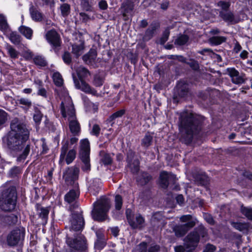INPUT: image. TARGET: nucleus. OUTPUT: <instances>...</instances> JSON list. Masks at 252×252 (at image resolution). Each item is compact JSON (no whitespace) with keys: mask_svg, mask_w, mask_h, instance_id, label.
I'll return each mask as SVG.
<instances>
[{"mask_svg":"<svg viewBox=\"0 0 252 252\" xmlns=\"http://www.w3.org/2000/svg\"><path fill=\"white\" fill-rule=\"evenodd\" d=\"M11 130L7 136V145L15 156L17 161H24L29 155L31 144L28 142L30 132L26 125L15 118L11 122Z\"/></svg>","mask_w":252,"mask_h":252,"instance_id":"f257e3e1","label":"nucleus"},{"mask_svg":"<svg viewBox=\"0 0 252 252\" xmlns=\"http://www.w3.org/2000/svg\"><path fill=\"white\" fill-rule=\"evenodd\" d=\"M61 105L62 116L68 122L70 132L74 135H78L81 130L80 125L78 121L75 110L70 95H63Z\"/></svg>","mask_w":252,"mask_h":252,"instance_id":"f03ea898","label":"nucleus"},{"mask_svg":"<svg viewBox=\"0 0 252 252\" xmlns=\"http://www.w3.org/2000/svg\"><path fill=\"white\" fill-rule=\"evenodd\" d=\"M181 125L182 126L185 141L186 143H190L192 139L193 135L200 129L198 121L191 113L183 112L180 116Z\"/></svg>","mask_w":252,"mask_h":252,"instance_id":"7ed1b4c3","label":"nucleus"},{"mask_svg":"<svg viewBox=\"0 0 252 252\" xmlns=\"http://www.w3.org/2000/svg\"><path fill=\"white\" fill-rule=\"evenodd\" d=\"M110 206V201L108 198L102 197L97 200L94 203V209L92 212L93 219L98 221L108 220Z\"/></svg>","mask_w":252,"mask_h":252,"instance_id":"20e7f679","label":"nucleus"},{"mask_svg":"<svg viewBox=\"0 0 252 252\" xmlns=\"http://www.w3.org/2000/svg\"><path fill=\"white\" fill-rule=\"evenodd\" d=\"M17 192L15 187L3 190L0 198V208L5 212H11L15 208L17 202Z\"/></svg>","mask_w":252,"mask_h":252,"instance_id":"39448f33","label":"nucleus"},{"mask_svg":"<svg viewBox=\"0 0 252 252\" xmlns=\"http://www.w3.org/2000/svg\"><path fill=\"white\" fill-rule=\"evenodd\" d=\"M76 72L80 80V83L77 79L73 77L74 83L76 88L82 90L85 93L94 94V90L83 81V79L89 75V71L86 68L80 66L77 69Z\"/></svg>","mask_w":252,"mask_h":252,"instance_id":"423d86ee","label":"nucleus"},{"mask_svg":"<svg viewBox=\"0 0 252 252\" xmlns=\"http://www.w3.org/2000/svg\"><path fill=\"white\" fill-rule=\"evenodd\" d=\"M25 229L23 227L13 230L7 237V242L9 246H14L22 243L25 237Z\"/></svg>","mask_w":252,"mask_h":252,"instance_id":"0eeeda50","label":"nucleus"},{"mask_svg":"<svg viewBox=\"0 0 252 252\" xmlns=\"http://www.w3.org/2000/svg\"><path fill=\"white\" fill-rule=\"evenodd\" d=\"M45 38L48 42L51 45L52 48L56 53H57L62 44V40L60 34L56 30H51L46 32Z\"/></svg>","mask_w":252,"mask_h":252,"instance_id":"6e6552de","label":"nucleus"},{"mask_svg":"<svg viewBox=\"0 0 252 252\" xmlns=\"http://www.w3.org/2000/svg\"><path fill=\"white\" fill-rule=\"evenodd\" d=\"M70 229L75 231H81L84 226V219L80 212H73L70 220Z\"/></svg>","mask_w":252,"mask_h":252,"instance_id":"1a4fd4ad","label":"nucleus"},{"mask_svg":"<svg viewBox=\"0 0 252 252\" xmlns=\"http://www.w3.org/2000/svg\"><path fill=\"white\" fill-rule=\"evenodd\" d=\"M66 242L68 246L73 250L82 251L87 248V240L82 235L75 239L67 237Z\"/></svg>","mask_w":252,"mask_h":252,"instance_id":"9d476101","label":"nucleus"},{"mask_svg":"<svg viewBox=\"0 0 252 252\" xmlns=\"http://www.w3.org/2000/svg\"><path fill=\"white\" fill-rule=\"evenodd\" d=\"M79 169L76 167L68 168L63 174L65 181L67 184H74V187H78V183L75 181L78 179Z\"/></svg>","mask_w":252,"mask_h":252,"instance_id":"9b49d317","label":"nucleus"},{"mask_svg":"<svg viewBox=\"0 0 252 252\" xmlns=\"http://www.w3.org/2000/svg\"><path fill=\"white\" fill-rule=\"evenodd\" d=\"M199 241V234L194 230L190 233L185 238V246L188 251L194 249Z\"/></svg>","mask_w":252,"mask_h":252,"instance_id":"f8f14e48","label":"nucleus"},{"mask_svg":"<svg viewBox=\"0 0 252 252\" xmlns=\"http://www.w3.org/2000/svg\"><path fill=\"white\" fill-rule=\"evenodd\" d=\"M196 224V221L191 220L185 224L179 225L174 228L175 235L177 237H182L185 235L187 232Z\"/></svg>","mask_w":252,"mask_h":252,"instance_id":"ddd939ff","label":"nucleus"},{"mask_svg":"<svg viewBox=\"0 0 252 252\" xmlns=\"http://www.w3.org/2000/svg\"><path fill=\"white\" fill-rule=\"evenodd\" d=\"M76 135H73V136L70 138L69 141L67 140L63 145L61 148V152L60 157V163L64 161L65 155L67 151H68L69 147H71V146L73 145L77 142L78 138L76 137Z\"/></svg>","mask_w":252,"mask_h":252,"instance_id":"4468645a","label":"nucleus"},{"mask_svg":"<svg viewBox=\"0 0 252 252\" xmlns=\"http://www.w3.org/2000/svg\"><path fill=\"white\" fill-rule=\"evenodd\" d=\"M191 84L185 80L179 81L174 91L177 94H186L189 92Z\"/></svg>","mask_w":252,"mask_h":252,"instance_id":"2eb2a0df","label":"nucleus"},{"mask_svg":"<svg viewBox=\"0 0 252 252\" xmlns=\"http://www.w3.org/2000/svg\"><path fill=\"white\" fill-rule=\"evenodd\" d=\"M102 183L98 178H94L90 181L88 185V190L94 195H97L101 189Z\"/></svg>","mask_w":252,"mask_h":252,"instance_id":"dca6fc26","label":"nucleus"},{"mask_svg":"<svg viewBox=\"0 0 252 252\" xmlns=\"http://www.w3.org/2000/svg\"><path fill=\"white\" fill-rule=\"evenodd\" d=\"M176 178L175 175L163 171L161 172L159 176V183L163 188H167L169 185V180H174Z\"/></svg>","mask_w":252,"mask_h":252,"instance_id":"f3484780","label":"nucleus"},{"mask_svg":"<svg viewBox=\"0 0 252 252\" xmlns=\"http://www.w3.org/2000/svg\"><path fill=\"white\" fill-rule=\"evenodd\" d=\"M127 219L129 225L133 228H140L144 226V219L139 214L135 216V219H132L130 216L127 214Z\"/></svg>","mask_w":252,"mask_h":252,"instance_id":"a211bd4d","label":"nucleus"},{"mask_svg":"<svg viewBox=\"0 0 252 252\" xmlns=\"http://www.w3.org/2000/svg\"><path fill=\"white\" fill-rule=\"evenodd\" d=\"M227 70L233 83L239 84L244 82L243 76L240 75L239 72L234 68H228Z\"/></svg>","mask_w":252,"mask_h":252,"instance_id":"6ab92c4d","label":"nucleus"},{"mask_svg":"<svg viewBox=\"0 0 252 252\" xmlns=\"http://www.w3.org/2000/svg\"><path fill=\"white\" fill-rule=\"evenodd\" d=\"M79 156L81 157H90V142L87 139L81 140L80 142Z\"/></svg>","mask_w":252,"mask_h":252,"instance_id":"aec40b11","label":"nucleus"},{"mask_svg":"<svg viewBox=\"0 0 252 252\" xmlns=\"http://www.w3.org/2000/svg\"><path fill=\"white\" fill-rule=\"evenodd\" d=\"M52 78L55 84L57 86L60 87L61 89V92L58 93L62 94H68V91L65 88L62 87V85L63 84V79L61 74L59 72H55L53 74Z\"/></svg>","mask_w":252,"mask_h":252,"instance_id":"412c9836","label":"nucleus"},{"mask_svg":"<svg viewBox=\"0 0 252 252\" xmlns=\"http://www.w3.org/2000/svg\"><path fill=\"white\" fill-rule=\"evenodd\" d=\"M158 25L156 23H152L149 28L146 30L143 39L148 41L151 39L154 36L155 32L158 28Z\"/></svg>","mask_w":252,"mask_h":252,"instance_id":"4be33fe9","label":"nucleus"},{"mask_svg":"<svg viewBox=\"0 0 252 252\" xmlns=\"http://www.w3.org/2000/svg\"><path fill=\"white\" fill-rule=\"evenodd\" d=\"M75 189L70 190L64 197L65 200L69 203L73 202L79 195V191L77 187Z\"/></svg>","mask_w":252,"mask_h":252,"instance_id":"5701e85b","label":"nucleus"},{"mask_svg":"<svg viewBox=\"0 0 252 252\" xmlns=\"http://www.w3.org/2000/svg\"><path fill=\"white\" fill-rule=\"evenodd\" d=\"M96 56V52L95 50H91L88 54L83 56V60L86 63L91 64L95 60Z\"/></svg>","mask_w":252,"mask_h":252,"instance_id":"b1692460","label":"nucleus"},{"mask_svg":"<svg viewBox=\"0 0 252 252\" xmlns=\"http://www.w3.org/2000/svg\"><path fill=\"white\" fill-rule=\"evenodd\" d=\"M220 15L221 18L228 23H237V20H235L233 13L230 11L223 12L220 13Z\"/></svg>","mask_w":252,"mask_h":252,"instance_id":"393cba45","label":"nucleus"},{"mask_svg":"<svg viewBox=\"0 0 252 252\" xmlns=\"http://www.w3.org/2000/svg\"><path fill=\"white\" fill-rule=\"evenodd\" d=\"M231 225L240 231H245L248 230L249 224L247 222L240 221H231Z\"/></svg>","mask_w":252,"mask_h":252,"instance_id":"a878e982","label":"nucleus"},{"mask_svg":"<svg viewBox=\"0 0 252 252\" xmlns=\"http://www.w3.org/2000/svg\"><path fill=\"white\" fill-rule=\"evenodd\" d=\"M30 12L31 17L33 20L36 22H39L42 20L43 16L41 13L32 6L30 8Z\"/></svg>","mask_w":252,"mask_h":252,"instance_id":"bb28decb","label":"nucleus"},{"mask_svg":"<svg viewBox=\"0 0 252 252\" xmlns=\"http://www.w3.org/2000/svg\"><path fill=\"white\" fill-rule=\"evenodd\" d=\"M19 31L27 39H32L33 31L30 28L25 26H21L19 27Z\"/></svg>","mask_w":252,"mask_h":252,"instance_id":"cd10ccee","label":"nucleus"},{"mask_svg":"<svg viewBox=\"0 0 252 252\" xmlns=\"http://www.w3.org/2000/svg\"><path fill=\"white\" fill-rule=\"evenodd\" d=\"M84 49V43L81 42L79 44H75L72 45V52L76 57H78L83 53Z\"/></svg>","mask_w":252,"mask_h":252,"instance_id":"c85d7f7f","label":"nucleus"},{"mask_svg":"<svg viewBox=\"0 0 252 252\" xmlns=\"http://www.w3.org/2000/svg\"><path fill=\"white\" fill-rule=\"evenodd\" d=\"M151 179L150 176L145 172L142 173L137 178V182L141 185L147 184Z\"/></svg>","mask_w":252,"mask_h":252,"instance_id":"c756f323","label":"nucleus"},{"mask_svg":"<svg viewBox=\"0 0 252 252\" xmlns=\"http://www.w3.org/2000/svg\"><path fill=\"white\" fill-rule=\"evenodd\" d=\"M76 152L74 149H71L67 151L64 160L67 164L71 163L76 158Z\"/></svg>","mask_w":252,"mask_h":252,"instance_id":"7c9ffc66","label":"nucleus"},{"mask_svg":"<svg viewBox=\"0 0 252 252\" xmlns=\"http://www.w3.org/2000/svg\"><path fill=\"white\" fill-rule=\"evenodd\" d=\"M153 138L151 134L147 133L142 140L141 145L145 148H148L152 144Z\"/></svg>","mask_w":252,"mask_h":252,"instance_id":"2f4dec72","label":"nucleus"},{"mask_svg":"<svg viewBox=\"0 0 252 252\" xmlns=\"http://www.w3.org/2000/svg\"><path fill=\"white\" fill-rule=\"evenodd\" d=\"M240 211L249 220H252V208L242 205L241 207Z\"/></svg>","mask_w":252,"mask_h":252,"instance_id":"473e14b6","label":"nucleus"},{"mask_svg":"<svg viewBox=\"0 0 252 252\" xmlns=\"http://www.w3.org/2000/svg\"><path fill=\"white\" fill-rule=\"evenodd\" d=\"M100 156H101V161L105 165H108L111 163L112 158L110 156L106 154L104 151L100 152Z\"/></svg>","mask_w":252,"mask_h":252,"instance_id":"72a5a7b5","label":"nucleus"},{"mask_svg":"<svg viewBox=\"0 0 252 252\" xmlns=\"http://www.w3.org/2000/svg\"><path fill=\"white\" fill-rule=\"evenodd\" d=\"M189 40V36L187 35L181 34L179 35L175 40V44L177 45H185Z\"/></svg>","mask_w":252,"mask_h":252,"instance_id":"f704fd0d","label":"nucleus"},{"mask_svg":"<svg viewBox=\"0 0 252 252\" xmlns=\"http://www.w3.org/2000/svg\"><path fill=\"white\" fill-rule=\"evenodd\" d=\"M33 59L34 63L37 65L45 66L47 64L44 58L41 56H36Z\"/></svg>","mask_w":252,"mask_h":252,"instance_id":"c9c22d12","label":"nucleus"},{"mask_svg":"<svg viewBox=\"0 0 252 252\" xmlns=\"http://www.w3.org/2000/svg\"><path fill=\"white\" fill-rule=\"evenodd\" d=\"M226 38L223 36H214L210 39V42L211 44L218 45L225 42Z\"/></svg>","mask_w":252,"mask_h":252,"instance_id":"e433bc0d","label":"nucleus"},{"mask_svg":"<svg viewBox=\"0 0 252 252\" xmlns=\"http://www.w3.org/2000/svg\"><path fill=\"white\" fill-rule=\"evenodd\" d=\"M83 165L82 166V169L84 171H88L90 170L91 165L90 163V157H81L80 158Z\"/></svg>","mask_w":252,"mask_h":252,"instance_id":"4c0bfd02","label":"nucleus"},{"mask_svg":"<svg viewBox=\"0 0 252 252\" xmlns=\"http://www.w3.org/2000/svg\"><path fill=\"white\" fill-rule=\"evenodd\" d=\"M8 55L12 59H17L19 55V52L11 46L9 45L6 47Z\"/></svg>","mask_w":252,"mask_h":252,"instance_id":"58836bf2","label":"nucleus"},{"mask_svg":"<svg viewBox=\"0 0 252 252\" xmlns=\"http://www.w3.org/2000/svg\"><path fill=\"white\" fill-rule=\"evenodd\" d=\"M38 211L39 217L46 221L49 214V210L47 208L41 207L38 209Z\"/></svg>","mask_w":252,"mask_h":252,"instance_id":"ea45409f","label":"nucleus"},{"mask_svg":"<svg viewBox=\"0 0 252 252\" xmlns=\"http://www.w3.org/2000/svg\"><path fill=\"white\" fill-rule=\"evenodd\" d=\"M9 39L11 42L16 45L19 44L21 41V36L14 32L10 34Z\"/></svg>","mask_w":252,"mask_h":252,"instance_id":"a19ab883","label":"nucleus"},{"mask_svg":"<svg viewBox=\"0 0 252 252\" xmlns=\"http://www.w3.org/2000/svg\"><path fill=\"white\" fill-rule=\"evenodd\" d=\"M125 113V109L120 110L113 114H112L109 118V120L110 121H113L116 119L117 118H120L122 117Z\"/></svg>","mask_w":252,"mask_h":252,"instance_id":"79ce46f5","label":"nucleus"},{"mask_svg":"<svg viewBox=\"0 0 252 252\" xmlns=\"http://www.w3.org/2000/svg\"><path fill=\"white\" fill-rule=\"evenodd\" d=\"M62 15L63 17L67 16L70 13V5L67 3H63L60 7Z\"/></svg>","mask_w":252,"mask_h":252,"instance_id":"37998d69","label":"nucleus"},{"mask_svg":"<svg viewBox=\"0 0 252 252\" xmlns=\"http://www.w3.org/2000/svg\"><path fill=\"white\" fill-rule=\"evenodd\" d=\"M139 162L138 160H134L132 163L128 161V166L133 173H136L139 170Z\"/></svg>","mask_w":252,"mask_h":252,"instance_id":"c03bdc74","label":"nucleus"},{"mask_svg":"<svg viewBox=\"0 0 252 252\" xmlns=\"http://www.w3.org/2000/svg\"><path fill=\"white\" fill-rule=\"evenodd\" d=\"M94 0H81V4L86 10H90L92 6L94 4Z\"/></svg>","mask_w":252,"mask_h":252,"instance_id":"a18cd8bd","label":"nucleus"},{"mask_svg":"<svg viewBox=\"0 0 252 252\" xmlns=\"http://www.w3.org/2000/svg\"><path fill=\"white\" fill-rule=\"evenodd\" d=\"M147 245L146 242H143L139 244L133 252H147Z\"/></svg>","mask_w":252,"mask_h":252,"instance_id":"49530a36","label":"nucleus"},{"mask_svg":"<svg viewBox=\"0 0 252 252\" xmlns=\"http://www.w3.org/2000/svg\"><path fill=\"white\" fill-rule=\"evenodd\" d=\"M18 101L19 104L22 105V107L25 108H29L32 105L31 101L26 98H22Z\"/></svg>","mask_w":252,"mask_h":252,"instance_id":"de8ad7c7","label":"nucleus"},{"mask_svg":"<svg viewBox=\"0 0 252 252\" xmlns=\"http://www.w3.org/2000/svg\"><path fill=\"white\" fill-rule=\"evenodd\" d=\"M115 208L119 210L121 209L123 204L122 197L120 195H117L115 198Z\"/></svg>","mask_w":252,"mask_h":252,"instance_id":"09e8293b","label":"nucleus"},{"mask_svg":"<svg viewBox=\"0 0 252 252\" xmlns=\"http://www.w3.org/2000/svg\"><path fill=\"white\" fill-rule=\"evenodd\" d=\"M170 34L169 29H166L163 33L160 39V43L164 44L168 40Z\"/></svg>","mask_w":252,"mask_h":252,"instance_id":"8fccbe9b","label":"nucleus"},{"mask_svg":"<svg viewBox=\"0 0 252 252\" xmlns=\"http://www.w3.org/2000/svg\"><path fill=\"white\" fill-rule=\"evenodd\" d=\"M7 120V114L5 111L0 109V126L3 125Z\"/></svg>","mask_w":252,"mask_h":252,"instance_id":"3c124183","label":"nucleus"},{"mask_svg":"<svg viewBox=\"0 0 252 252\" xmlns=\"http://www.w3.org/2000/svg\"><path fill=\"white\" fill-rule=\"evenodd\" d=\"M195 230L196 232L198 233L199 238L200 237V236L202 237V238L207 237V233L206 230L203 226H199Z\"/></svg>","mask_w":252,"mask_h":252,"instance_id":"603ef678","label":"nucleus"},{"mask_svg":"<svg viewBox=\"0 0 252 252\" xmlns=\"http://www.w3.org/2000/svg\"><path fill=\"white\" fill-rule=\"evenodd\" d=\"M35 108V113L33 115V120L36 123H38L41 120L42 115L41 112Z\"/></svg>","mask_w":252,"mask_h":252,"instance_id":"864d4df0","label":"nucleus"},{"mask_svg":"<svg viewBox=\"0 0 252 252\" xmlns=\"http://www.w3.org/2000/svg\"><path fill=\"white\" fill-rule=\"evenodd\" d=\"M21 173V169L19 167H14L9 171V175L11 177H15Z\"/></svg>","mask_w":252,"mask_h":252,"instance_id":"5fc2aeb1","label":"nucleus"},{"mask_svg":"<svg viewBox=\"0 0 252 252\" xmlns=\"http://www.w3.org/2000/svg\"><path fill=\"white\" fill-rule=\"evenodd\" d=\"M63 59L66 64H69L71 62V55L69 52H65L63 56Z\"/></svg>","mask_w":252,"mask_h":252,"instance_id":"6e6d98bb","label":"nucleus"},{"mask_svg":"<svg viewBox=\"0 0 252 252\" xmlns=\"http://www.w3.org/2000/svg\"><path fill=\"white\" fill-rule=\"evenodd\" d=\"M133 9V6L132 4L124 6V11L123 15L124 16H127L128 14H131Z\"/></svg>","mask_w":252,"mask_h":252,"instance_id":"4d7b16f0","label":"nucleus"},{"mask_svg":"<svg viewBox=\"0 0 252 252\" xmlns=\"http://www.w3.org/2000/svg\"><path fill=\"white\" fill-rule=\"evenodd\" d=\"M180 220L184 222H188L191 220H195L192 219V216L190 215H183L180 217Z\"/></svg>","mask_w":252,"mask_h":252,"instance_id":"13d9d810","label":"nucleus"},{"mask_svg":"<svg viewBox=\"0 0 252 252\" xmlns=\"http://www.w3.org/2000/svg\"><path fill=\"white\" fill-rule=\"evenodd\" d=\"M216 250V247L210 244H207L203 252H214Z\"/></svg>","mask_w":252,"mask_h":252,"instance_id":"bf43d9fd","label":"nucleus"},{"mask_svg":"<svg viewBox=\"0 0 252 252\" xmlns=\"http://www.w3.org/2000/svg\"><path fill=\"white\" fill-rule=\"evenodd\" d=\"M218 5L222 9L226 10L230 6V3L228 2L220 1L218 3Z\"/></svg>","mask_w":252,"mask_h":252,"instance_id":"052dcab7","label":"nucleus"},{"mask_svg":"<svg viewBox=\"0 0 252 252\" xmlns=\"http://www.w3.org/2000/svg\"><path fill=\"white\" fill-rule=\"evenodd\" d=\"M100 128L98 125H94L93 126L92 133L96 136H98L100 132Z\"/></svg>","mask_w":252,"mask_h":252,"instance_id":"680f3d73","label":"nucleus"},{"mask_svg":"<svg viewBox=\"0 0 252 252\" xmlns=\"http://www.w3.org/2000/svg\"><path fill=\"white\" fill-rule=\"evenodd\" d=\"M23 57L27 60H31L33 57V54L31 51L28 50L23 53Z\"/></svg>","mask_w":252,"mask_h":252,"instance_id":"e2e57ef3","label":"nucleus"},{"mask_svg":"<svg viewBox=\"0 0 252 252\" xmlns=\"http://www.w3.org/2000/svg\"><path fill=\"white\" fill-rule=\"evenodd\" d=\"M99 8L101 10H106L108 7V4L106 1L101 0L98 2Z\"/></svg>","mask_w":252,"mask_h":252,"instance_id":"0e129e2a","label":"nucleus"},{"mask_svg":"<svg viewBox=\"0 0 252 252\" xmlns=\"http://www.w3.org/2000/svg\"><path fill=\"white\" fill-rule=\"evenodd\" d=\"M200 181L199 184L202 186H206L208 184V178L205 176H202L200 178Z\"/></svg>","mask_w":252,"mask_h":252,"instance_id":"69168bd1","label":"nucleus"},{"mask_svg":"<svg viewBox=\"0 0 252 252\" xmlns=\"http://www.w3.org/2000/svg\"><path fill=\"white\" fill-rule=\"evenodd\" d=\"M159 247L157 245H152L148 249V252H158Z\"/></svg>","mask_w":252,"mask_h":252,"instance_id":"338daca9","label":"nucleus"},{"mask_svg":"<svg viewBox=\"0 0 252 252\" xmlns=\"http://www.w3.org/2000/svg\"><path fill=\"white\" fill-rule=\"evenodd\" d=\"M111 230V232L112 234L115 236L117 237L119 235V229L118 227H113L110 228Z\"/></svg>","mask_w":252,"mask_h":252,"instance_id":"774afa93","label":"nucleus"}]
</instances>
